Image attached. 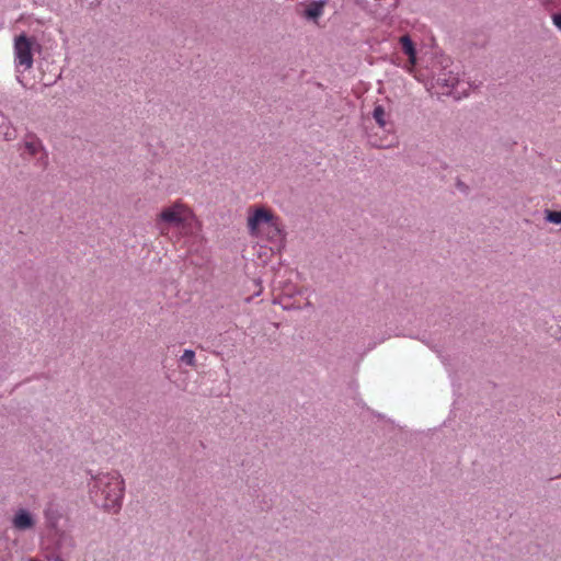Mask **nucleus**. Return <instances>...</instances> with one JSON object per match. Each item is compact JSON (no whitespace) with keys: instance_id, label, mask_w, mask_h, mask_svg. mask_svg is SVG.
Listing matches in <instances>:
<instances>
[{"instance_id":"ddd939ff","label":"nucleus","mask_w":561,"mask_h":561,"mask_svg":"<svg viewBox=\"0 0 561 561\" xmlns=\"http://www.w3.org/2000/svg\"><path fill=\"white\" fill-rule=\"evenodd\" d=\"M553 24L561 30V12L552 15Z\"/></svg>"},{"instance_id":"423d86ee","label":"nucleus","mask_w":561,"mask_h":561,"mask_svg":"<svg viewBox=\"0 0 561 561\" xmlns=\"http://www.w3.org/2000/svg\"><path fill=\"white\" fill-rule=\"evenodd\" d=\"M437 83L448 89L445 93L454 94L455 96L466 93V89L461 88L465 82L460 81L453 72L439 75Z\"/></svg>"},{"instance_id":"2eb2a0df","label":"nucleus","mask_w":561,"mask_h":561,"mask_svg":"<svg viewBox=\"0 0 561 561\" xmlns=\"http://www.w3.org/2000/svg\"><path fill=\"white\" fill-rule=\"evenodd\" d=\"M376 146H378V147H385V145H382V144H376Z\"/></svg>"},{"instance_id":"6e6552de","label":"nucleus","mask_w":561,"mask_h":561,"mask_svg":"<svg viewBox=\"0 0 561 561\" xmlns=\"http://www.w3.org/2000/svg\"><path fill=\"white\" fill-rule=\"evenodd\" d=\"M12 525L18 530H26L34 527L35 520L27 511L19 510L12 519Z\"/></svg>"},{"instance_id":"39448f33","label":"nucleus","mask_w":561,"mask_h":561,"mask_svg":"<svg viewBox=\"0 0 561 561\" xmlns=\"http://www.w3.org/2000/svg\"><path fill=\"white\" fill-rule=\"evenodd\" d=\"M24 150L31 157L37 159V164L45 169L48 165V153L42 140L34 134H28L24 138Z\"/></svg>"},{"instance_id":"9b49d317","label":"nucleus","mask_w":561,"mask_h":561,"mask_svg":"<svg viewBox=\"0 0 561 561\" xmlns=\"http://www.w3.org/2000/svg\"><path fill=\"white\" fill-rule=\"evenodd\" d=\"M181 360L188 366H195V353L191 350H185L181 356Z\"/></svg>"},{"instance_id":"4468645a","label":"nucleus","mask_w":561,"mask_h":561,"mask_svg":"<svg viewBox=\"0 0 561 561\" xmlns=\"http://www.w3.org/2000/svg\"><path fill=\"white\" fill-rule=\"evenodd\" d=\"M4 137L7 140H12L15 136H14V133L11 131V130H8L4 133Z\"/></svg>"},{"instance_id":"f257e3e1","label":"nucleus","mask_w":561,"mask_h":561,"mask_svg":"<svg viewBox=\"0 0 561 561\" xmlns=\"http://www.w3.org/2000/svg\"><path fill=\"white\" fill-rule=\"evenodd\" d=\"M124 490V480L119 472L101 473L93 480L91 496L98 506L117 513L122 506Z\"/></svg>"},{"instance_id":"20e7f679","label":"nucleus","mask_w":561,"mask_h":561,"mask_svg":"<svg viewBox=\"0 0 561 561\" xmlns=\"http://www.w3.org/2000/svg\"><path fill=\"white\" fill-rule=\"evenodd\" d=\"M32 41L24 34L15 37L14 41V56L18 67H23L28 70L33 66Z\"/></svg>"},{"instance_id":"9d476101","label":"nucleus","mask_w":561,"mask_h":561,"mask_svg":"<svg viewBox=\"0 0 561 561\" xmlns=\"http://www.w3.org/2000/svg\"><path fill=\"white\" fill-rule=\"evenodd\" d=\"M373 117H374V119L376 121V123L378 124L379 127H381V128H386L387 127V125H388V121H387L388 114L385 111L382 105H376L375 106V108L373 111Z\"/></svg>"},{"instance_id":"0eeeda50","label":"nucleus","mask_w":561,"mask_h":561,"mask_svg":"<svg viewBox=\"0 0 561 561\" xmlns=\"http://www.w3.org/2000/svg\"><path fill=\"white\" fill-rule=\"evenodd\" d=\"M402 51L408 56V70L412 71L416 65V49L409 35H403L399 38Z\"/></svg>"},{"instance_id":"7ed1b4c3","label":"nucleus","mask_w":561,"mask_h":561,"mask_svg":"<svg viewBox=\"0 0 561 561\" xmlns=\"http://www.w3.org/2000/svg\"><path fill=\"white\" fill-rule=\"evenodd\" d=\"M247 228L249 234L256 239L276 241L283 237L279 217L263 205H254L248 209Z\"/></svg>"},{"instance_id":"f8f14e48","label":"nucleus","mask_w":561,"mask_h":561,"mask_svg":"<svg viewBox=\"0 0 561 561\" xmlns=\"http://www.w3.org/2000/svg\"><path fill=\"white\" fill-rule=\"evenodd\" d=\"M546 219L552 224H561V211L547 210Z\"/></svg>"},{"instance_id":"f03ea898","label":"nucleus","mask_w":561,"mask_h":561,"mask_svg":"<svg viewBox=\"0 0 561 561\" xmlns=\"http://www.w3.org/2000/svg\"><path fill=\"white\" fill-rule=\"evenodd\" d=\"M156 225L163 236L169 232L170 227L181 229L185 236L193 234L201 228V222L193 209L182 201H175L163 207L157 215Z\"/></svg>"},{"instance_id":"1a4fd4ad","label":"nucleus","mask_w":561,"mask_h":561,"mask_svg":"<svg viewBox=\"0 0 561 561\" xmlns=\"http://www.w3.org/2000/svg\"><path fill=\"white\" fill-rule=\"evenodd\" d=\"M324 3L325 2H312V5L304 11L305 18L316 21L322 14Z\"/></svg>"}]
</instances>
